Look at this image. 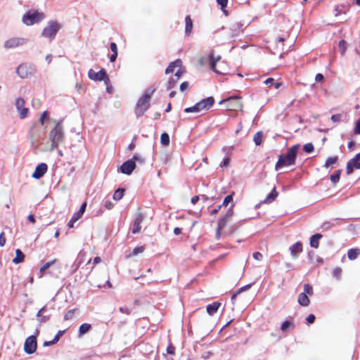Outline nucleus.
<instances>
[{
  "label": "nucleus",
  "instance_id": "1",
  "mask_svg": "<svg viewBox=\"0 0 360 360\" xmlns=\"http://www.w3.org/2000/svg\"><path fill=\"white\" fill-rule=\"evenodd\" d=\"M184 72L185 71L182 68V62L180 59H177L169 64L168 67L165 70V73L168 75L169 73L174 72V75L167 82L166 85L168 90L176 86L178 80Z\"/></svg>",
  "mask_w": 360,
  "mask_h": 360
},
{
  "label": "nucleus",
  "instance_id": "2",
  "mask_svg": "<svg viewBox=\"0 0 360 360\" xmlns=\"http://www.w3.org/2000/svg\"><path fill=\"white\" fill-rule=\"evenodd\" d=\"M49 138L51 141V150L57 149L65 139L64 129L62 121H58L54 127L50 131Z\"/></svg>",
  "mask_w": 360,
  "mask_h": 360
},
{
  "label": "nucleus",
  "instance_id": "3",
  "mask_svg": "<svg viewBox=\"0 0 360 360\" xmlns=\"http://www.w3.org/2000/svg\"><path fill=\"white\" fill-rule=\"evenodd\" d=\"M155 91L154 87H150L146 89L143 95L138 100L134 112L137 117L142 116L150 107V100L152 95Z\"/></svg>",
  "mask_w": 360,
  "mask_h": 360
},
{
  "label": "nucleus",
  "instance_id": "4",
  "mask_svg": "<svg viewBox=\"0 0 360 360\" xmlns=\"http://www.w3.org/2000/svg\"><path fill=\"white\" fill-rule=\"evenodd\" d=\"M298 149L299 145H294L288 149L286 154L281 155L276 164V169H278L283 167L294 165L295 164Z\"/></svg>",
  "mask_w": 360,
  "mask_h": 360
},
{
  "label": "nucleus",
  "instance_id": "5",
  "mask_svg": "<svg viewBox=\"0 0 360 360\" xmlns=\"http://www.w3.org/2000/svg\"><path fill=\"white\" fill-rule=\"evenodd\" d=\"M209 65L210 68L218 75H225L227 66L224 61L221 60L220 56L215 57L212 51L208 56Z\"/></svg>",
  "mask_w": 360,
  "mask_h": 360
},
{
  "label": "nucleus",
  "instance_id": "6",
  "mask_svg": "<svg viewBox=\"0 0 360 360\" xmlns=\"http://www.w3.org/2000/svg\"><path fill=\"white\" fill-rule=\"evenodd\" d=\"M214 103V98L212 96L203 98L196 103L193 106L185 108L184 111L189 112H200L203 110H208Z\"/></svg>",
  "mask_w": 360,
  "mask_h": 360
},
{
  "label": "nucleus",
  "instance_id": "7",
  "mask_svg": "<svg viewBox=\"0 0 360 360\" xmlns=\"http://www.w3.org/2000/svg\"><path fill=\"white\" fill-rule=\"evenodd\" d=\"M219 103L224 104L226 110L230 111H238L241 110L243 108L241 98L238 96H233L226 99H223L219 102Z\"/></svg>",
  "mask_w": 360,
  "mask_h": 360
},
{
  "label": "nucleus",
  "instance_id": "8",
  "mask_svg": "<svg viewBox=\"0 0 360 360\" xmlns=\"http://www.w3.org/2000/svg\"><path fill=\"white\" fill-rule=\"evenodd\" d=\"M44 18V13L36 11L32 13H31V12L26 13L22 16V20L25 25H32L34 23L39 22Z\"/></svg>",
  "mask_w": 360,
  "mask_h": 360
},
{
  "label": "nucleus",
  "instance_id": "9",
  "mask_svg": "<svg viewBox=\"0 0 360 360\" xmlns=\"http://www.w3.org/2000/svg\"><path fill=\"white\" fill-rule=\"evenodd\" d=\"M88 76L90 79L94 81H104L106 85L110 83V78L107 75L105 70L103 68L98 72H96L93 69H90L88 72Z\"/></svg>",
  "mask_w": 360,
  "mask_h": 360
},
{
  "label": "nucleus",
  "instance_id": "10",
  "mask_svg": "<svg viewBox=\"0 0 360 360\" xmlns=\"http://www.w3.org/2000/svg\"><path fill=\"white\" fill-rule=\"evenodd\" d=\"M39 335V330H37L35 335H31L27 338L24 344V350L28 354H33L37 347V336Z\"/></svg>",
  "mask_w": 360,
  "mask_h": 360
},
{
  "label": "nucleus",
  "instance_id": "11",
  "mask_svg": "<svg viewBox=\"0 0 360 360\" xmlns=\"http://www.w3.org/2000/svg\"><path fill=\"white\" fill-rule=\"evenodd\" d=\"M60 26L58 22H52L47 27H44L41 35L46 38H53L58 31Z\"/></svg>",
  "mask_w": 360,
  "mask_h": 360
},
{
  "label": "nucleus",
  "instance_id": "12",
  "mask_svg": "<svg viewBox=\"0 0 360 360\" xmlns=\"http://www.w3.org/2000/svg\"><path fill=\"white\" fill-rule=\"evenodd\" d=\"M34 68L27 63L20 65L17 69L16 72L21 78H26L32 75Z\"/></svg>",
  "mask_w": 360,
  "mask_h": 360
},
{
  "label": "nucleus",
  "instance_id": "13",
  "mask_svg": "<svg viewBox=\"0 0 360 360\" xmlns=\"http://www.w3.org/2000/svg\"><path fill=\"white\" fill-rule=\"evenodd\" d=\"M354 169H360V153L356 154L352 159L347 162L346 167L347 175L352 174Z\"/></svg>",
  "mask_w": 360,
  "mask_h": 360
},
{
  "label": "nucleus",
  "instance_id": "14",
  "mask_svg": "<svg viewBox=\"0 0 360 360\" xmlns=\"http://www.w3.org/2000/svg\"><path fill=\"white\" fill-rule=\"evenodd\" d=\"M144 219V216L141 212H138L134 216V220L133 222V226L131 229V233L133 234L138 233L141 230V223Z\"/></svg>",
  "mask_w": 360,
  "mask_h": 360
},
{
  "label": "nucleus",
  "instance_id": "15",
  "mask_svg": "<svg viewBox=\"0 0 360 360\" xmlns=\"http://www.w3.org/2000/svg\"><path fill=\"white\" fill-rule=\"evenodd\" d=\"M25 42L23 38L13 37L6 40L4 43V46L7 49H14L22 46Z\"/></svg>",
  "mask_w": 360,
  "mask_h": 360
},
{
  "label": "nucleus",
  "instance_id": "16",
  "mask_svg": "<svg viewBox=\"0 0 360 360\" xmlns=\"http://www.w3.org/2000/svg\"><path fill=\"white\" fill-rule=\"evenodd\" d=\"M136 168V163L133 160H128L120 167V172L123 174L129 175Z\"/></svg>",
  "mask_w": 360,
  "mask_h": 360
},
{
  "label": "nucleus",
  "instance_id": "17",
  "mask_svg": "<svg viewBox=\"0 0 360 360\" xmlns=\"http://www.w3.org/2000/svg\"><path fill=\"white\" fill-rule=\"evenodd\" d=\"M47 170V165L46 163H41L36 167L34 172L32 174V176L34 179H39L46 173Z\"/></svg>",
  "mask_w": 360,
  "mask_h": 360
},
{
  "label": "nucleus",
  "instance_id": "18",
  "mask_svg": "<svg viewBox=\"0 0 360 360\" xmlns=\"http://www.w3.org/2000/svg\"><path fill=\"white\" fill-rule=\"evenodd\" d=\"M290 255L292 258L296 259L298 257L299 254L303 251V245L300 241H297L292 245L290 248Z\"/></svg>",
  "mask_w": 360,
  "mask_h": 360
},
{
  "label": "nucleus",
  "instance_id": "19",
  "mask_svg": "<svg viewBox=\"0 0 360 360\" xmlns=\"http://www.w3.org/2000/svg\"><path fill=\"white\" fill-rule=\"evenodd\" d=\"M339 165V158L337 155L329 157L326 159L323 167L325 168L333 169Z\"/></svg>",
  "mask_w": 360,
  "mask_h": 360
},
{
  "label": "nucleus",
  "instance_id": "20",
  "mask_svg": "<svg viewBox=\"0 0 360 360\" xmlns=\"http://www.w3.org/2000/svg\"><path fill=\"white\" fill-rule=\"evenodd\" d=\"M349 8H350L349 4H339V5L336 6V7L335 8V15L338 16L341 14H345L349 11Z\"/></svg>",
  "mask_w": 360,
  "mask_h": 360
},
{
  "label": "nucleus",
  "instance_id": "21",
  "mask_svg": "<svg viewBox=\"0 0 360 360\" xmlns=\"http://www.w3.org/2000/svg\"><path fill=\"white\" fill-rule=\"evenodd\" d=\"M285 39L283 37H279L277 40L276 48L274 51V55H278L280 57L282 56L284 51V44Z\"/></svg>",
  "mask_w": 360,
  "mask_h": 360
},
{
  "label": "nucleus",
  "instance_id": "22",
  "mask_svg": "<svg viewBox=\"0 0 360 360\" xmlns=\"http://www.w3.org/2000/svg\"><path fill=\"white\" fill-rule=\"evenodd\" d=\"M323 236L321 233H316L310 238V246L314 248H318L319 245V240L322 238Z\"/></svg>",
  "mask_w": 360,
  "mask_h": 360
},
{
  "label": "nucleus",
  "instance_id": "23",
  "mask_svg": "<svg viewBox=\"0 0 360 360\" xmlns=\"http://www.w3.org/2000/svg\"><path fill=\"white\" fill-rule=\"evenodd\" d=\"M298 303L303 307H307L310 303V300L306 293H300L297 299Z\"/></svg>",
  "mask_w": 360,
  "mask_h": 360
},
{
  "label": "nucleus",
  "instance_id": "24",
  "mask_svg": "<svg viewBox=\"0 0 360 360\" xmlns=\"http://www.w3.org/2000/svg\"><path fill=\"white\" fill-rule=\"evenodd\" d=\"M185 33L190 35L193 30V20L190 15H186L185 18Z\"/></svg>",
  "mask_w": 360,
  "mask_h": 360
},
{
  "label": "nucleus",
  "instance_id": "25",
  "mask_svg": "<svg viewBox=\"0 0 360 360\" xmlns=\"http://www.w3.org/2000/svg\"><path fill=\"white\" fill-rule=\"evenodd\" d=\"M220 306L221 303L217 302H214L210 304H208L206 309L207 312L212 316L217 311Z\"/></svg>",
  "mask_w": 360,
  "mask_h": 360
},
{
  "label": "nucleus",
  "instance_id": "26",
  "mask_svg": "<svg viewBox=\"0 0 360 360\" xmlns=\"http://www.w3.org/2000/svg\"><path fill=\"white\" fill-rule=\"evenodd\" d=\"M278 195V193L276 191V188L274 187L271 192L266 197V198L263 200L264 203L269 204L272 202L276 200Z\"/></svg>",
  "mask_w": 360,
  "mask_h": 360
},
{
  "label": "nucleus",
  "instance_id": "27",
  "mask_svg": "<svg viewBox=\"0 0 360 360\" xmlns=\"http://www.w3.org/2000/svg\"><path fill=\"white\" fill-rule=\"evenodd\" d=\"M360 255V249L358 248L349 249L347 252V257L349 259H356Z\"/></svg>",
  "mask_w": 360,
  "mask_h": 360
},
{
  "label": "nucleus",
  "instance_id": "28",
  "mask_svg": "<svg viewBox=\"0 0 360 360\" xmlns=\"http://www.w3.org/2000/svg\"><path fill=\"white\" fill-rule=\"evenodd\" d=\"M24 259L25 255L23 252L20 249L15 250V257L13 259V262L15 264H18L22 262Z\"/></svg>",
  "mask_w": 360,
  "mask_h": 360
},
{
  "label": "nucleus",
  "instance_id": "29",
  "mask_svg": "<svg viewBox=\"0 0 360 360\" xmlns=\"http://www.w3.org/2000/svg\"><path fill=\"white\" fill-rule=\"evenodd\" d=\"M342 172V170L340 169L336 170L333 174L330 175V179L334 185L339 182Z\"/></svg>",
  "mask_w": 360,
  "mask_h": 360
},
{
  "label": "nucleus",
  "instance_id": "30",
  "mask_svg": "<svg viewBox=\"0 0 360 360\" xmlns=\"http://www.w3.org/2000/svg\"><path fill=\"white\" fill-rule=\"evenodd\" d=\"M112 54L110 56V61L115 62L117 57V46L115 42H111L110 45Z\"/></svg>",
  "mask_w": 360,
  "mask_h": 360
},
{
  "label": "nucleus",
  "instance_id": "31",
  "mask_svg": "<svg viewBox=\"0 0 360 360\" xmlns=\"http://www.w3.org/2000/svg\"><path fill=\"white\" fill-rule=\"evenodd\" d=\"M263 132L259 131H257L253 136V141L256 146H260L263 141Z\"/></svg>",
  "mask_w": 360,
  "mask_h": 360
},
{
  "label": "nucleus",
  "instance_id": "32",
  "mask_svg": "<svg viewBox=\"0 0 360 360\" xmlns=\"http://www.w3.org/2000/svg\"><path fill=\"white\" fill-rule=\"evenodd\" d=\"M56 259L51 260V261H49V262H47L46 263H45L41 268H40V270H39V273H40V275H39V277H42L43 275H44V272L48 269L51 265H53L55 262H56Z\"/></svg>",
  "mask_w": 360,
  "mask_h": 360
},
{
  "label": "nucleus",
  "instance_id": "33",
  "mask_svg": "<svg viewBox=\"0 0 360 360\" xmlns=\"http://www.w3.org/2000/svg\"><path fill=\"white\" fill-rule=\"evenodd\" d=\"M82 217V216H80L79 214H77V212H75L72 218L70 219V220L69 221L68 224V226L69 229H72L74 227V224L76 221H77L80 218Z\"/></svg>",
  "mask_w": 360,
  "mask_h": 360
},
{
  "label": "nucleus",
  "instance_id": "34",
  "mask_svg": "<svg viewBox=\"0 0 360 360\" xmlns=\"http://www.w3.org/2000/svg\"><path fill=\"white\" fill-rule=\"evenodd\" d=\"M91 326L89 323H83L79 326V333L80 335L86 334L91 329Z\"/></svg>",
  "mask_w": 360,
  "mask_h": 360
},
{
  "label": "nucleus",
  "instance_id": "35",
  "mask_svg": "<svg viewBox=\"0 0 360 360\" xmlns=\"http://www.w3.org/2000/svg\"><path fill=\"white\" fill-rule=\"evenodd\" d=\"M125 190L124 188L117 189L113 194V199L115 200H120L122 198Z\"/></svg>",
  "mask_w": 360,
  "mask_h": 360
},
{
  "label": "nucleus",
  "instance_id": "36",
  "mask_svg": "<svg viewBox=\"0 0 360 360\" xmlns=\"http://www.w3.org/2000/svg\"><path fill=\"white\" fill-rule=\"evenodd\" d=\"M217 2L218 4L220 5L221 9L222 10V11L225 14V15H228L229 12L225 8L227 6L229 0H217Z\"/></svg>",
  "mask_w": 360,
  "mask_h": 360
},
{
  "label": "nucleus",
  "instance_id": "37",
  "mask_svg": "<svg viewBox=\"0 0 360 360\" xmlns=\"http://www.w3.org/2000/svg\"><path fill=\"white\" fill-rule=\"evenodd\" d=\"M75 311H76V309H72L68 310L64 315V317H63L64 320L65 321L72 320L75 316Z\"/></svg>",
  "mask_w": 360,
  "mask_h": 360
},
{
  "label": "nucleus",
  "instance_id": "38",
  "mask_svg": "<svg viewBox=\"0 0 360 360\" xmlns=\"http://www.w3.org/2000/svg\"><path fill=\"white\" fill-rule=\"evenodd\" d=\"M145 250L144 246H139L134 248L132 252L128 255V257L135 256L138 254L143 253Z\"/></svg>",
  "mask_w": 360,
  "mask_h": 360
},
{
  "label": "nucleus",
  "instance_id": "39",
  "mask_svg": "<svg viewBox=\"0 0 360 360\" xmlns=\"http://www.w3.org/2000/svg\"><path fill=\"white\" fill-rule=\"evenodd\" d=\"M161 143L164 146H167L169 143V136L167 133H162L160 136Z\"/></svg>",
  "mask_w": 360,
  "mask_h": 360
},
{
  "label": "nucleus",
  "instance_id": "40",
  "mask_svg": "<svg viewBox=\"0 0 360 360\" xmlns=\"http://www.w3.org/2000/svg\"><path fill=\"white\" fill-rule=\"evenodd\" d=\"M304 292L303 293H306L307 295L311 296L314 293L313 288L309 283H305L303 286Z\"/></svg>",
  "mask_w": 360,
  "mask_h": 360
},
{
  "label": "nucleus",
  "instance_id": "41",
  "mask_svg": "<svg viewBox=\"0 0 360 360\" xmlns=\"http://www.w3.org/2000/svg\"><path fill=\"white\" fill-rule=\"evenodd\" d=\"M338 46H339V49L341 51V54L343 55L345 54L346 50H347V42L344 39H342L341 41H339V44H338Z\"/></svg>",
  "mask_w": 360,
  "mask_h": 360
},
{
  "label": "nucleus",
  "instance_id": "42",
  "mask_svg": "<svg viewBox=\"0 0 360 360\" xmlns=\"http://www.w3.org/2000/svg\"><path fill=\"white\" fill-rule=\"evenodd\" d=\"M250 285H245L242 288H240V289L238 290V291H236V292H234L231 297V300L232 302H233L234 300H236L237 295L238 294H240L242 291L245 290H247L248 288H250Z\"/></svg>",
  "mask_w": 360,
  "mask_h": 360
},
{
  "label": "nucleus",
  "instance_id": "43",
  "mask_svg": "<svg viewBox=\"0 0 360 360\" xmlns=\"http://www.w3.org/2000/svg\"><path fill=\"white\" fill-rule=\"evenodd\" d=\"M303 150H304V152H306L307 153H310L313 152L314 150V145L311 143H306L303 146Z\"/></svg>",
  "mask_w": 360,
  "mask_h": 360
},
{
  "label": "nucleus",
  "instance_id": "44",
  "mask_svg": "<svg viewBox=\"0 0 360 360\" xmlns=\"http://www.w3.org/2000/svg\"><path fill=\"white\" fill-rule=\"evenodd\" d=\"M227 220H228V219H226V217H223L221 219H220L218 221L217 228H219V229H224L226 225Z\"/></svg>",
  "mask_w": 360,
  "mask_h": 360
},
{
  "label": "nucleus",
  "instance_id": "45",
  "mask_svg": "<svg viewBox=\"0 0 360 360\" xmlns=\"http://www.w3.org/2000/svg\"><path fill=\"white\" fill-rule=\"evenodd\" d=\"M25 100L22 98H18L15 101V107L19 110L25 105Z\"/></svg>",
  "mask_w": 360,
  "mask_h": 360
},
{
  "label": "nucleus",
  "instance_id": "46",
  "mask_svg": "<svg viewBox=\"0 0 360 360\" xmlns=\"http://www.w3.org/2000/svg\"><path fill=\"white\" fill-rule=\"evenodd\" d=\"M290 326H292V328H294L295 326L291 322H290L289 321H285L281 324V330L282 331H285L287 328H289Z\"/></svg>",
  "mask_w": 360,
  "mask_h": 360
},
{
  "label": "nucleus",
  "instance_id": "47",
  "mask_svg": "<svg viewBox=\"0 0 360 360\" xmlns=\"http://www.w3.org/2000/svg\"><path fill=\"white\" fill-rule=\"evenodd\" d=\"M342 114H335L333 115L330 119L334 123H338L342 121Z\"/></svg>",
  "mask_w": 360,
  "mask_h": 360
},
{
  "label": "nucleus",
  "instance_id": "48",
  "mask_svg": "<svg viewBox=\"0 0 360 360\" xmlns=\"http://www.w3.org/2000/svg\"><path fill=\"white\" fill-rule=\"evenodd\" d=\"M19 111H20V119L25 118L27 116L28 112H29V110L27 108H22L20 110H19Z\"/></svg>",
  "mask_w": 360,
  "mask_h": 360
},
{
  "label": "nucleus",
  "instance_id": "49",
  "mask_svg": "<svg viewBox=\"0 0 360 360\" xmlns=\"http://www.w3.org/2000/svg\"><path fill=\"white\" fill-rule=\"evenodd\" d=\"M232 201H233L232 195H229L225 197V198L224 199L223 202H222V204L221 205V206H227L229 205V203H230Z\"/></svg>",
  "mask_w": 360,
  "mask_h": 360
},
{
  "label": "nucleus",
  "instance_id": "50",
  "mask_svg": "<svg viewBox=\"0 0 360 360\" xmlns=\"http://www.w3.org/2000/svg\"><path fill=\"white\" fill-rule=\"evenodd\" d=\"M342 274V269L340 267H336L333 271V274L337 278H340Z\"/></svg>",
  "mask_w": 360,
  "mask_h": 360
},
{
  "label": "nucleus",
  "instance_id": "51",
  "mask_svg": "<svg viewBox=\"0 0 360 360\" xmlns=\"http://www.w3.org/2000/svg\"><path fill=\"white\" fill-rule=\"evenodd\" d=\"M49 117H48V112L47 111H44L42 112V114L41 115V117L39 118V122L41 125L44 124V120L48 119Z\"/></svg>",
  "mask_w": 360,
  "mask_h": 360
},
{
  "label": "nucleus",
  "instance_id": "52",
  "mask_svg": "<svg viewBox=\"0 0 360 360\" xmlns=\"http://www.w3.org/2000/svg\"><path fill=\"white\" fill-rule=\"evenodd\" d=\"M264 84L268 86L269 88H271L274 84V79L272 77H269L264 82Z\"/></svg>",
  "mask_w": 360,
  "mask_h": 360
},
{
  "label": "nucleus",
  "instance_id": "53",
  "mask_svg": "<svg viewBox=\"0 0 360 360\" xmlns=\"http://www.w3.org/2000/svg\"><path fill=\"white\" fill-rule=\"evenodd\" d=\"M131 160H133L134 162L137 161L139 163H143L144 162V158L141 155H137V154L134 155Z\"/></svg>",
  "mask_w": 360,
  "mask_h": 360
},
{
  "label": "nucleus",
  "instance_id": "54",
  "mask_svg": "<svg viewBox=\"0 0 360 360\" xmlns=\"http://www.w3.org/2000/svg\"><path fill=\"white\" fill-rule=\"evenodd\" d=\"M231 159L230 158L227 157L225 158L223 161L220 163V167H227L230 165Z\"/></svg>",
  "mask_w": 360,
  "mask_h": 360
},
{
  "label": "nucleus",
  "instance_id": "55",
  "mask_svg": "<svg viewBox=\"0 0 360 360\" xmlns=\"http://www.w3.org/2000/svg\"><path fill=\"white\" fill-rule=\"evenodd\" d=\"M86 207V202H84L82 203L79 211L77 212V213L79 214L80 216H82L84 212H85Z\"/></svg>",
  "mask_w": 360,
  "mask_h": 360
},
{
  "label": "nucleus",
  "instance_id": "56",
  "mask_svg": "<svg viewBox=\"0 0 360 360\" xmlns=\"http://www.w3.org/2000/svg\"><path fill=\"white\" fill-rule=\"evenodd\" d=\"M6 237H5V233L4 232H1L0 233V246L1 247H3L6 244Z\"/></svg>",
  "mask_w": 360,
  "mask_h": 360
},
{
  "label": "nucleus",
  "instance_id": "57",
  "mask_svg": "<svg viewBox=\"0 0 360 360\" xmlns=\"http://www.w3.org/2000/svg\"><path fill=\"white\" fill-rule=\"evenodd\" d=\"M175 350H176L175 347H174L171 344L167 347V352L169 354H174Z\"/></svg>",
  "mask_w": 360,
  "mask_h": 360
},
{
  "label": "nucleus",
  "instance_id": "58",
  "mask_svg": "<svg viewBox=\"0 0 360 360\" xmlns=\"http://www.w3.org/2000/svg\"><path fill=\"white\" fill-rule=\"evenodd\" d=\"M315 316L314 314H309L307 316V319H306V321L311 324V323H314V321H315Z\"/></svg>",
  "mask_w": 360,
  "mask_h": 360
},
{
  "label": "nucleus",
  "instance_id": "59",
  "mask_svg": "<svg viewBox=\"0 0 360 360\" xmlns=\"http://www.w3.org/2000/svg\"><path fill=\"white\" fill-rule=\"evenodd\" d=\"M188 86H189V84H188V82H184L183 83L181 84L180 85V90L181 91H186L188 89Z\"/></svg>",
  "mask_w": 360,
  "mask_h": 360
},
{
  "label": "nucleus",
  "instance_id": "60",
  "mask_svg": "<svg viewBox=\"0 0 360 360\" xmlns=\"http://www.w3.org/2000/svg\"><path fill=\"white\" fill-rule=\"evenodd\" d=\"M253 257L255 260H262L263 255L259 252H255L253 253Z\"/></svg>",
  "mask_w": 360,
  "mask_h": 360
},
{
  "label": "nucleus",
  "instance_id": "61",
  "mask_svg": "<svg viewBox=\"0 0 360 360\" xmlns=\"http://www.w3.org/2000/svg\"><path fill=\"white\" fill-rule=\"evenodd\" d=\"M57 342L58 341H56V340L53 338L51 341H44L43 345L44 347H49L55 345Z\"/></svg>",
  "mask_w": 360,
  "mask_h": 360
},
{
  "label": "nucleus",
  "instance_id": "62",
  "mask_svg": "<svg viewBox=\"0 0 360 360\" xmlns=\"http://www.w3.org/2000/svg\"><path fill=\"white\" fill-rule=\"evenodd\" d=\"M119 310L122 314H125L127 315H129L131 314V311L127 307H120Z\"/></svg>",
  "mask_w": 360,
  "mask_h": 360
},
{
  "label": "nucleus",
  "instance_id": "63",
  "mask_svg": "<svg viewBox=\"0 0 360 360\" xmlns=\"http://www.w3.org/2000/svg\"><path fill=\"white\" fill-rule=\"evenodd\" d=\"M354 133L356 134H360V119L356 122Z\"/></svg>",
  "mask_w": 360,
  "mask_h": 360
},
{
  "label": "nucleus",
  "instance_id": "64",
  "mask_svg": "<svg viewBox=\"0 0 360 360\" xmlns=\"http://www.w3.org/2000/svg\"><path fill=\"white\" fill-rule=\"evenodd\" d=\"M324 79V77L321 73L316 74L315 77L316 82H322Z\"/></svg>",
  "mask_w": 360,
  "mask_h": 360
}]
</instances>
